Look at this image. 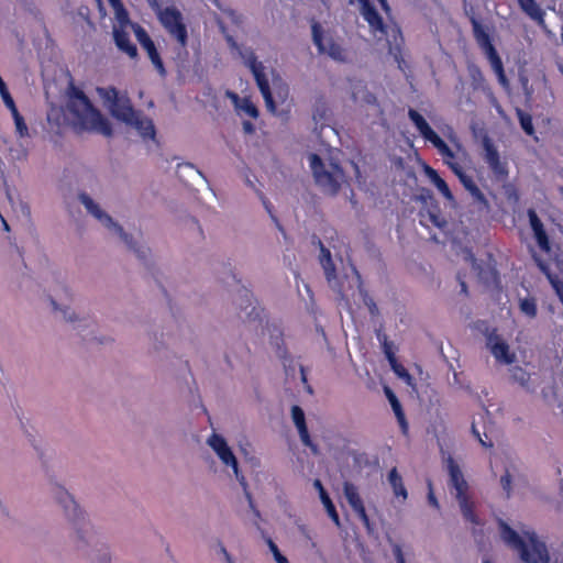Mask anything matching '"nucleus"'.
Segmentation results:
<instances>
[{
	"mask_svg": "<svg viewBox=\"0 0 563 563\" xmlns=\"http://www.w3.org/2000/svg\"><path fill=\"white\" fill-rule=\"evenodd\" d=\"M97 93L113 118L135 129L144 140H154L155 128L152 120L135 111L126 97L119 96L112 87H99Z\"/></svg>",
	"mask_w": 563,
	"mask_h": 563,
	"instance_id": "nucleus-1",
	"label": "nucleus"
},
{
	"mask_svg": "<svg viewBox=\"0 0 563 563\" xmlns=\"http://www.w3.org/2000/svg\"><path fill=\"white\" fill-rule=\"evenodd\" d=\"M499 536L504 543L516 550L526 563H549L550 555L545 542L530 528L520 532L514 530L505 521L499 520Z\"/></svg>",
	"mask_w": 563,
	"mask_h": 563,
	"instance_id": "nucleus-2",
	"label": "nucleus"
},
{
	"mask_svg": "<svg viewBox=\"0 0 563 563\" xmlns=\"http://www.w3.org/2000/svg\"><path fill=\"white\" fill-rule=\"evenodd\" d=\"M409 119L415 124L421 136L430 142L443 157L444 163L452 169V172L459 177L464 188L472 195V197L478 202H485L484 195L479 188L475 185L471 176L466 175L462 167L454 161L455 154L448 146V144L431 129L426 119L416 110L410 109L408 112Z\"/></svg>",
	"mask_w": 563,
	"mask_h": 563,
	"instance_id": "nucleus-3",
	"label": "nucleus"
},
{
	"mask_svg": "<svg viewBox=\"0 0 563 563\" xmlns=\"http://www.w3.org/2000/svg\"><path fill=\"white\" fill-rule=\"evenodd\" d=\"M67 110L73 115L74 124L104 136L112 134L109 121L90 103L88 98L78 90H73L67 102Z\"/></svg>",
	"mask_w": 563,
	"mask_h": 563,
	"instance_id": "nucleus-4",
	"label": "nucleus"
},
{
	"mask_svg": "<svg viewBox=\"0 0 563 563\" xmlns=\"http://www.w3.org/2000/svg\"><path fill=\"white\" fill-rule=\"evenodd\" d=\"M320 263L330 287L341 295L343 299L354 297L356 292L362 296L361 277L354 267L344 268L343 278L335 274V267L329 250L321 247Z\"/></svg>",
	"mask_w": 563,
	"mask_h": 563,
	"instance_id": "nucleus-5",
	"label": "nucleus"
},
{
	"mask_svg": "<svg viewBox=\"0 0 563 563\" xmlns=\"http://www.w3.org/2000/svg\"><path fill=\"white\" fill-rule=\"evenodd\" d=\"M308 162L317 185L329 195H335L345 183L342 168L331 158L309 154Z\"/></svg>",
	"mask_w": 563,
	"mask_h": 563,
	"instance_id": "nucleus-6",
	"label": "nucleus"
},
{
	"mask_svg": "<svg viewBox=\"0 0 563 563\" xmlns=\"http://www.w3.org/2000/svg\"><path fill=\"white\" fill-rule=\"evenodd\" d=\"M227 41L232 53L239 56L244 65L252 71L257 87L264 98L267 110L274 111L275 107L273 96L269 90L268 69L263 65V63L257 60L255 53L251 47L238 44L232 36H228Z\"/></svg>",
	"mask_w": 563,
	"mask_h": 563,
	"instance_id": "nucleus-7",
	"label": "nucleus"
},
{
	"mask_svg": "<svg viewBox=\"0 0 563 563\" xmlns=\"http://www.w3.org/2000/svg\"><path fill=\"white\" fill-rule=\"evenodd\" d=\"M445 468L450 477V486L455 490V498L466 521L473 525L474 529L482 525L481 519L474 512V503L468 494V484L460 465L451 455L443 457Z\"/></svg>",
	"mask_w": 563,
	"mask_h": 563,
	"instance_id": "nucleus-8",
	"label": "nucleus"
},
{
	"mask_svg": "<svg viewBox=\"0 0 563 563\" xmlns=\"http://www.w3.org/2000/svg\"><path fill=\"white\" fill-rule=\"evenodd\" d=\"M206 443L216 454L222 466L232 471V474L236 481H239L242 485H245V477L240 471L238 457L234 454L233 449L228 443L227 439L222 434L212 431L208 435Z\"/></svg>",
	"mask_w": 563,
	"mask_h": 563,
	"instance_id": "nucleus-9",
	"label": "nucleus"
},
{
	"mask_svg": "<svg viewBox=\"0 0 563 563\" xmlns=\"http://www.w3.org/2000/svg\"><path fill=\"white\" fill-rule=\"evenodd\" d=\"M472 25H473V33L474 37L478 44V46L483 49L486 58L488 59L492 69L497 75L499 84L507 88L508 87V80L506 78L504 66L500 57L498 56L494 45L490 42L489 34L486 32V30L483 27V25L476 21L475 19H472Z\"/></svg>",
	"mask_w": 563,
	"mask_h": 563,
	"instance_id": "nucleus-10",
	"label": "nucleus"
},
{
	"mask_svg": "<svg viewBox=\"0 0 563 563\" xmlns=\"http://www.w3.org/2000/svg\"><path fill=\"white\" fill-rule=\"evenodd\" d=\"M157 18L164 29L173 36L181 46L187 44V27L184 23L181 12L174 5L158 8Z\"/></svg>",
	"mask_w": 563,
	"mask_h": 563,
	"instance_id": "nucleus-11",
	"label": "nucleus"
},
{
	"mask_svg": "<svg viewBox=\"0 0 563 563\" xmlns=\"http://www.w3.org/2000/svg\"><path fill=\"white\" fill-rule=\"evenodd\" d=\"M486 347L500 365H512L517 362V353L511 349L507 340L495 329L485 333Z\"/></svg>",
	"mask_w": 563,
	"mask_h": 563,
	"instance_id": "nucleus-12",
	"label": "nucleus"
},
{
	"mask_svg": "<svg viewBox=\"0 0 563 563\" xmlns=\"http://www.w3.org/2000/svg\"><path fill=\"white\" fill-rule=\"evenodd\" d=\"M80 202L84 205L86 210L95 217L104 228H107L114 235L119 236L126 245L132 246L130 236L124 233L123 229L115 223L112 218L106 213L101 207L88 195L81 194L79 196Z\"/></svg>",
	"mask_w": 563,
	"mask_h": 563,
	"instance_id": "nucleus-13",
	"label": "nucleus"
},
{
	"mask_svg": "<svg viewBox=\"0 0 563 563\" xmlns=\"http://www.w3.org/2000/svg\"><path fill=\"white\" fill-rule=\"evenodd\" d=\"M312 35L313 42L321 53L336 62H347L350 59V52L338 40L330 35H322L319 25L314 24L312 26Z\"/></svg>",
	"mask_w": 563,
	"mask_h": 563,
	"instance_id": "nucleus-14",
	"label": "nucleus"
},
{
	"mask_svg": "<svg viewBox=\"0 0 563 563\" xmlns=\"http://www.w3.org/2000/svg\"><path fill=\"white\" fill-rule=\"evenodd\" d=\"M113 24V38L118 48L129 55L131 58L137 54L136 46L130 41V34L134 27V23L129 20V15L124 14V18H114Z\"/></svg>",
	"mask_w": 563,
	"mask_h": 563,
	"instance_id": "nucleus-15",
	"label": "nucleus"
},
{
	"mask_svg": "<svg viewBox=\"0 0 563 563\" xmlns=\"http://www.w3.org/2000/svg\"><path fill=\"white\" fill-rule=\"evenodd\" d=\"M2 142L5 145L4 155L10 166L19 168V165L27 162L30 145L26 141L23 139H18L16 141L3 139Z\"/></svg>",
	"mask_w": 563,
	"mask_h": 563,
	"instance_id": "nucleus-16",
	"label": "nucleus"
},
{
	"mask_svg": "<svg viewBox=\"0 0 563 563\" xmlns=\"http://www.w3.org/2000/svg\"><path fill=\"white\" fill-rule=\"evenodd\" d=\"M51 494L55 501L63 508L66 517L70 520H75L80 515V509L74 497L69 492L59 484L51 485Z\"/></svg>",
	"mask_w": 563,
	"mask_h": 563,
	"instance_id": "nucleus-17",
	"label": "nucleus"
},
{
	"mask_svg": "<svg viewBox=\"0 0 563 563\" xmlns=\"http://www.w3.org/2000/svg\"><path fill=\"white\" fill-rule=\"evenodd\" d=\"M484 159L492 172L498 177H505L508 174L507 166L500 161L499 153L489 137L483 140Z\"/></svg>",
	"mask_w": 563,
	"mask_h": 563,
	"instance_id": "nucleus-18",
	"label": "nucleus"
},
{
	"mask_svg": "<svg viewBox=\"0 0 563 563\" xmlns=\"http://www.w3.org/2000/svg\"><path fill=\"white\" fill-rule=\"evenodd\" d=\"M132 32L134 33L136 40L139 43L143 46V48L146 51L150 59L156 67V69L163 75L165 73L162 59L159 58V55L155 48V45L153 41L147 35L146 31L141 27L137 24H134V27L132 29Z\"/></svg>",
	"mask_w": 563,
	"mask_h": 563,
	"instance_id": "nucleus-19",
	"label": "nucleus"
},
{
	"mask_svg": "<svg viewBox=\"0 0 563 563\" xmlns=\"http://www.w3.org/2000/svg\"><path fill=\"white\" fill-rule=\"evenodd\" d=\"M343 494L351 506V508L355 511V514L360 517L362 522L368 527L369 519L366 515L365 507L363 505V500L358 494L357 487L352 483L345 482L343 485Z\"/></svg>",
	"mask_w": 563,
	"mask_h": 563,
	"instance_id": "nucleus-20",
	"label": "nucleus"
},
{
	"mask_svg": "<svg viewBox=\"0 0 563 563\" xmlns=\"http://www.w3.org/2000/svg\"><path fill=\"white\" fill-rule=\"evenodd\" d=\"M269 78V90L274 100V111H269L273 114L277 112V104H284L289 96L288 86L278 78L273 70H268Z\"/></svg>",
	"mask_w": 563,
	"mask_h": 563,
	"instance_id": "nucleus-21",
	"label": "nucleus"
},
{
	"mask_svg": "<svg viewBox=\"0 0 563 563\" xmlns=\"http://www.w3.org/2000/svg\"><path fill=\"white\" fill-rule=\"evenodd\" d=\"M361 13L364 20L368 23L369 30L374 37L382 40L385 35L388 34L387 26L383 22L382 16L372 5L365 7L363 10H361Z\"/></svg>",
	"mask_w": 563,
	"mask_h": 563,
	"instance_id": "nucleus-22",
	"label": "nucleus"
},
{
	"mask_svg": "<svg viewBox=\"0 0 563 563\" xmlns=\"http://www.w3.org/2000/svg\"><path fill=\"white\" fill-rule=\"evenodd\" d=\"M225 96L231 100L236 113L241 117L257 118L258 110L256 106L246 97L240 98L232 91H227Z\"/></svg>",
	"mask_w": 563,
	"mask_h": 563,
	"instance_id": "nucleus-23",
	"label": "nucleus"
},
{
	"mask_svg": "<svg viewBox=\"0 0 563 563\" xmlns=\"http://www.w3.org/2000/svg\"><path fill=\"white\" fill-rule=\"evenodd\" d=\"M291 419L298 430L299 437L301 442L311 448L313 451H316V446L312 444V441L310 439L306 420H305V412L299 406H292L291 407Z\"/></svg>",
	"mask_w": 563,
	"mask_h": 563,
	"instance_id": "nucleus-24",
	"label": "nucleus"
},
{
	"mask_svg": "<svg viewBox=\"0 0 563 563\" xmlns=\"http://www.w3.org/2000/svg\"><path fill=\"white\" fill-rule=\"evenodd\" d=\"M528 216H529L531 229L533 231V234H534V238L537 240L539 247L547 253L550 252L551 247H550L548 235H547V233L543 229V224L540 221V219L538 218L536 211L529 210Z\"/></svg>",
	"mask_w": 563,
	"mask_h": 563,
	"instance_id": "nucleus-25",
	"label": "nucleus"
},
{
	"mask_svg": "<svg viewBox=\"0 0 563 563\" xmlns=\"http://www.w3.org/2000/svg\"><path fill=\"white\" fill-rule=\"evenodd\" d=\"M48 302L52 310L58 313L66 322L74 324L80 320L78 313L69 305L58 302L57 298L53 296L48 297Z\"/></svg>",
	"mask_w": 563,
	"mask_h": 563,
	"instance_id": "nucleus-26",
	"label": "nucleus"
},
{
	"mask_svg": "<svg viewBox=\"0 0 563 563\" xmlns=\"http://www.w3.org/2000/svg\"><path fill=\"white\" fill-rule=\"evenodd\" d=\"M521 10L540 26H544L545 12L536 0H517Z\"/></svg>",
	"mask_w": 563,
	"mask_h": 563,
	"instance_id": "nucleus-27",
	"label": "nucleus"
},
{
	"mask_svg": "<svg viewBox=\"0 0 563 563\" xmlns=\"http://www.w3.org/2000/svg\"><path fill=\"white\" fill-rule=\"evenodd\" d=\"M468 75H470V77L472 79L473 87L475 89L486 90L490 101L493 102V104L495 106L497 111L500 113L501 109L498 106V103L496 102V99H495L493 92L490 91V89L486 87L485 79H484V76H483L481 69L477 66H475V65H470L468 66Z\"/></svg>",
	"mask_w": 563,
	"mask_h": 563,
	"instance_id": "nucleus-28",
	"label": "nucleus"
},
{
	"mask_svg": "<svg viewBox=\"0 0 563 563\" xmlns=\"http://www.w3.org/2000/svg\"><path fill=\"white\" fill-rule=\"evenodd\" d=\"M388 482L393 488L395 497L400 498L404 503L408 497V493L396 467L390 470L388 474Z\"/></svg>",
	"mask_w": 563,
	"mask_h": 563,
	"instance_id": "nucleus-29",
	"label": "nucleus"
},
{
	"mask_svg": "<svg viewBox=\"0 0 563 563\" xmlns=\"http://www.w3.org/2000/svg\"><path fill=\"white\" fill-rule=\"evenodd\" d=\"M426 175L445 199H448L449 201L453 200V195L448 184L438 175V173L433 168L426 167Z\"/></svg>",
	"mask_w": 563,
	"mask_h": 563,
	"instance_id": "nucleus-30",
	"label": "nucleus"
},
{
	"mask_svg": "<svg viewBox=\"0 0 563 563\" xmlns=\"http://www.w3.org/2000/svg\"><path fill=\"white\" fill-rule=\"evenodd\" d=\"M385 393H386V396L390 402V406L398 419V422L402 429V432H407V429H408V424H407V421L405 419V415L402 412V409H401V405L400 402L398 401L397 397L395 396V394L389 389V388H386L385 389Z\"/></svg>",
	"mask_w": 563,
	"mask_h": 563,
	"instance_id": "nucleus-31",
	"label": "nucleus"
},
{
	"mask_svg": "<svg viewBox=\"0 0 563 563\" xmlns=\"http://www.w3.org/2000/svg\"><path fill=\"white\" fill-rule=\"evenodd\" d=\"M9 110H10L13 121H14L15 134L18 135L19 139L24 140L25 137L29 136V128H27L23 117L20 114V112L18 111L15 106L13 108H9Z\"/></svg>",
	"mask_w": 563,
	"mask_h": 563,
	"instance_id": "nucleus-32",
	"label": "nucleus"
},
{
	"mask_svg": "<svg viewBox=\"0 0 563 563\" xmlns=\"http://www.w3.org/2000/svg\"><path fill=\"white\" fill-rule=\"evenodd\" d=\"M386 354H387V357L389 360V363H390L391 368L395 372V374L399 378H401L407 385L412 386L413 385V379L410 376V374L407 372V369L402 365H400V364H398L396 362V360H395L393 354H390L389 352H386Z\"/></svg>",
	"mask_w": 563,
	"mask_h": 563,
	"instance_id": "nucleus-33",
	"label": "nucleus"
},
{
	"mask_svg": "<svg viewBox=\"0 0 563 563\" xmlns=\"http://www.w3.org/2000/svg\"><path fill=\"white\" fill-rule=\"evenodd\" d=\"M320 500H321L328 516L331 518V520L334 522V525L336 527H340L339 515H338L336 509L327 492H321Z\"/></svg>",
	"mask_w": 563,
	"mask_h": 563,
	"instance_id": "nucleus-34",
	"label": "nucleus"
},
{
	"mask_svg": "<svg viewBox=\"0 0 563 563\" xmlns=\"http://www.w3.org/2000/svg\"><path fill=\"white\" fill-rule=\"evenodd\" d=\"M519 308L520 311L528 316L529 318H534L537 316V305L534 299L532 298L520 299Z\"/></svg>",
	"mask_w": 563,
	"mask_h": 563,
	"instance_id": "nucleus-35",
	"label": "nucleus"
},
{
	"mask_svg": "<svg viewBox=\"0 0 563 563\" xmlns=\"http://www.w3.org/2000/svg\"><path fill=\"white\" fill-rule=\"evenodd\" d=\"M517 114H518L519 122H520L522 130L528 135H532L534 133V129H533L531 115L523 112L522 110H518Z\"/></svg>",
	"mask_w": 563,
	"mask_h": 563,
	"instance_id": "nucleus-36",
	"label": "nucleus"
},
{
	"mask_svg": "<svg viewBox=\"0 0 563 563\" xmlns=\"http://www.w3.org/2000/svg\"><path fill=\"white\" fill-rule=\"evenodd\" d=\"M510 372H511V377L514 378V380H516L520 385L525 386L528 383L529 375L523 368L516 366V367L511 368Z\"/></svg>",
	"mask_w": 563,
	"mask_h": 563,
	"instance_id": "nucleus-37",
	"label": "nucleus"
},
{
	"mask_svg": "<svg viewBox=\"0 0 563 563\" xmlns=\"http://www.w3.org/2000/svg\"><path fill=\"white\" fill-rule=\"evenodd\" d=\"M267 545H268V549L272 552L276 563H289L288 559L280 553L278 547L272 539L267 540Z\"/></svg>",
	"mask_w": 563,
	"mask_h": 563,
	"instance_id": "nucleus-38",
	"label": "nucleus"
},
{
	"mask_svg": "<svg viewBox=\"0 0 563 563\" xmlns=\"http://www.w3.org/2000/svg\"><path fill=\"white\" fill-rule=\"evenodd\" d=\"M511 471L510 468L505 470V474L500 478V484L503 489L506 492V494L509 496L511 493Z\"/></svg>",
	"mask_w": 563,
	"mask_h": 563,
	"instance_id": "nucleus-39",
	"label": "nucleus"
},
{
	"mask_svg": "<svg viewBox=\"0 0 563 563\" xmlns=\"http://www.w3.org/2000/svg\"><path fill=\"white\" fill-rule=\"evenodd\" d=\"M108 1L114 11V18H117V16L124 18V14H128L126 10L124 9V7L120 0H108Z\"/></svg>",
	"mask_w": 563,
	"mask_h": 563,
	"instance_id": "nucleus-40",
	"label": "nucleus"
},
{
	"mask_svg": "<svg viewBox=\"0 0 563 563\" xmlns=\"http://www.w3.org/2000/svg\"><path fill=\"white\" fill-rule=\"evenodd\" d=\"M391 549H393V554L395 556L396 562L397 563H406L401 545L398 543H394Z\"/></svg>",
	"mask_w": 563,
	"mask_h": 563,
	"instance_id": "nucleus-41",
	"label": "nucleus"
},
{
	"mask_svg": "<svg viewBox=\"0 0 563 563\" xmlns=\"http://www.w3.org/2000/svg\"><path fill=\"white\" fill-rule=\"evenodd\" d=\"M178 168H179V169H191V170H194V172H195V173H196V174H197V175H198L202 180H205L206 183H208V180H207L206 176L203 175V173H202L200 169L196 168V167L194 166V164H191V163H183V164H178Z\"/></svg>",
	"mask_w": 563,
	"mask_h": 563,
	"instance_id": "nucleus-42",
	"label": "nucleus"
},
{
	"mask_svg": "<svg viewBox=\"0 0 563 563\" xmlns=\"http://www.w3.org/2000/svg\"><path fill=\"white\" fill-rule=\"evenodd\" d=\"M218 553L222 556L224 563H235L232 555L228 552L222 543H219Z\"/></svg>",
	"mask_w": 563,
	"mask_h": 563,
	"instance_id": "nucleus-43",
	"label": "nucleus"
},
{
	"mask_svg": "<svg viewBox=\"0 0 563 563\" xmlns=\"http://www.w3.org/2000/svg\"><path fill=\"white\" fill-rule=\"evenodd\" d=\"M56 296L63 295L66 299L73 298V291L67 285H59L55 291Z\"/></svg>",
	"mask_w": 563,
	"mask_h": 563,
	"instance_id": "nucleus-44",
	"label": "nucleus"
},
{
	"mask_svg": "<svg viewBox=\"0 0 563 563\" xmlns=\"http://www.w3.org/2000/svg\"><path fill=\"white\" fill-rule=\"evenodd\" d=\"M463 258H464L465 262L470 263V265L472 266V268L474 271L478 269L477 262H476V260L474 258L473 254L470 251H467V250L463 251Z\"/></svg>",
	"mask_w": 563,
	"mask_h": 563,
	"instance_id": "nucleus-45",
	"label": "nucleus"
},
{
	"mask_svg": "<svg viewBox=\"0 0 563 563\" xmlns=\"http://www.w3.org/2000/svg\"><path fill=\"white\" fill-rule=\"evenodd\" d=\"M428 500H429L430 505H432L435 508H439V503L433 494L432 486L430 483H429Z\"/></svg>",
	"mask_w": 563,
	"mask_h": 563,
	"instance_id": "nucleus-46",
	"label": "nucleus"
},
{
	"mask_svg": "<svg viewBox=\"0 0 563 563\" xmlns=\"http://www.w3.org/2000/svg\"><path fill=\"white\" fill-rule=\"evenodd\" d=\"M449 130H450V133L448 134L449 140L454 144V146L456 147L457 151H461L462 145L459 142L456 135L453 133L452 129H449Z\"/></svg>",
	"mask_w": 563,
	"mask_h": 563,
	"instance_id": "nucleus-47",
	"label": "nucleus"
},
{
	"mask_svg": "<svg viewBox=\"0 0 563 563\" xmlns=\"http://www.w3.org/2000/svg\"><path fill=\"white\" fill-rule=\"evenodd\" d=\"M313 486L318 490L319 497L321 496V492H325V489L323 488V486H322V484H321V482L319 479H316L313 482Z\"/></svg>",
	"mask_w": 563,
	"mask_h": 563,
	"instance_id": "nucleus-48",
	"label": "nucleus"
},
{
	"mask_svg": "<svg viewBox=\"0 0 563 563\" xmlns=\"http://www.w3.org/2000/svg\"><path fill=\"white\" fill-rule=\"evenodd\" d=\"M243 129L247 133H252L254 131V126H253V124L251 122H244L243 123Z\"/></svg>",
	"mask_w": 563,
	"mask_h": 563,
	"instance_id": "nucleus-49",
	"label": "nucleus"
},
{
	"mask_svg": "<svg viewBox=\"0 0 563 563\" xmlns=\"http://www.w3.org/2000/svg\"><path fill=\"white\" fill-rule=\"evenodd\" d=\"M361 4V10H363L365 7H369L368 0H357Z\"/></svg>",
	"mask_w": 563,
	"mask_h": 563,
	"instance_id": "nucleus-50",
	"label": "nucleus"
},
{
	"mask_svg": "<svg viewBox=\"0 0 563 563\" xmlns=\"http://www.w3.org/2000/svg\"><path fill=\"white\" fill-rule=\"evenodd\" d=\"M380 5L385 9V10H388V4H387V0H378Z\"/></svg>",
	"mask_w": 563,
	"mask_h": 563,
	"instance_id": "nucleus-51",
	"label": "nucleus"
},
{
	"mask_svg": "<svg viewBox=\"0 0 563 563\" xmlns=\"http://www.w3.org/2000/svg\"><path fill=\"white\" fill-rule=\"evenodd\" d=\"M477 438H478L479 442L482 443V445H484V446H490V445H492L490 443H486V442H485V441L479 437V434H477Z\"/></svg>",
	"mask_w": 563,
	"mask_h": 563,
	"instance_id": "nucleus-52",
	"label": "nucleus"
},
{
	"mask_svg": "<svg viewBox=\"0 0 563 563\" xmlns=\"http://www.w3.org/2000/svg\"><path fill=\"white\" fill-rule=\"evenodd\" d=\"M3 167H4V163H3L2 158L0 157V170H2Z\"/></svg>",
	"mask_w": 563,
	"mask_h": 563,
	"instance_id": "nucleus-53",
	"label": "nucleus"
},
{
	"mask_svg": "<svg viewBox=\"0 0 563 563\" xmlns=\"http://www.w3.org/2000/svg\"><path fill=\"white\" fill-rule=\"evenodd\" d=\"M483 563H494V562H493L492 560H489L488 558H485V559L483 560Z\"/></svg>",
	"mask_w": 563,
	"mask_h": 563,
	"instance_id": "nucleus-54",
	"label": "nucleus"
},
{
	"mask_svg": "<svg viewBox=\"0 0 563 563\" xmlns=\"http://www.w3.org/2000/svg\"><path fill=\"white\" fill-rule=\"evenodd\" d=\"M303 286H305V288H306L307 292L310 295V288H309V286H308V285H306V284H305Z\"/></svg>",
	"mask_w": 563,
	"mask_h": 563,
	"instance_id": "nucleus-55",
	"label": "nucleus"
},
{
	"mask_svg": "<svg viewBox=\"0 0 563 563\" xmlns=\"http://www.w3.org/2000/svg\"><path fill=\"white\" fill-rule=\"evenodd\" d=\"M461 286H462V290L465 291V284L461 283Z\"/></svg>",
	"mask_w": 563,
	"mask_h": 563,
	"instance_id": "nucleus-56",
	"label": "nucleus"
},
{
	"mask_svg": "<svg viewBox=\"0 0 563 563\" xmlns=\"http://www.w3.org/2000/svg\"><path fill=\"white\" fill-rule=\"evenodd\" d=\"M3 224H4L5 230H8V229H9V227H8V224H7V222H5V221H3Z\"/></svg>",
	"mask_w": 563,
	"mask_h": 563,
	"instance_id": "nucleus-57",
	"label": "nucleus"
},
{
	"mask_svg": "<svg viewBox=\"0 0 563 563\" xmlns=\"http://www.w3.org/2000/svg\"><path fill=\"white\" fill-rule=\"evenodd\" d=\"M561 192L563 194V188H561Z\"/></svg>",
	"mask_w": 563,
	"mask_h": 563,
	"instance_id": "nucleus-58",
	"label": "nucleus"
}]
</instances>
